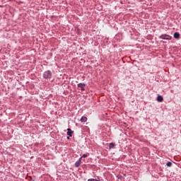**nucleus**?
Wrapping results in <instances>:
<instances>
[{"mask_svg": "<svg viewBox=\"0 0 181 181\" xmlns=\"http://www.w3.org/2000/svg\"><path fill=\"white\" fill-rule=\"evenodd\" d=\"M43 77L44 78H52V71H46L43 73Z\"/></svg>", "mask_w": 181, "mask_h": 181, "instance_id": "obj_1", "label": "nucleus"}, {"mask_svg": "<svg viewBox=\"0 0 181 181\" xmlns=\"http://www.w3.org/2000/svg\"><path fill=\"white\" fill-rule=\"evenodd\" d=\"M159 39H163V40H170L172 37L167 34H163L159 37Z\"/></svg>", "mask_w": 181, "mask_h": 181, "instance_id": "obj_2", "label": "nucleus"}, {"mask_svg": "<svg viewBox=\"0 0 181 181\" xmlns=\"http://www.w3.org/2000/svg\"><path fill=\"white\" fill-rule=\"evenodd\" d=\"M78 87L79 88H81V91H84V90H86L85 87H86V83H78Z\"/></svg>", "mask_w": 181, "mask_h": 181, "instance_id": "obj_3", "label": "nucleus"}, {"mask_svg": "<svg viewBox=\"0 0 181 181\" xmlns=\"http://www.w3.org/2000/svg\"><path fill=\"white\" fill-rule=\"evenodd\" d=\"M67 135L68 136H73V131L71 130V129L69 128L67 129Z\"/></svg>", "mask_w": 181, "mask_h": 181, "instance_id": "obj_4", "label": "nucleus"}, {"mask_svg": "<svg viewBox=\"0 0 181 181\" xmlns=\"http://www.w3.org/2000/svg\"><path fill=\"white\" fill-rule=\"evenodd\" d=\"M80 165H81V158H80L78 159V160H77L76 163H75V166L76 168H78L80 166Z\"/></svg>", "mask_w": 181, "mask_h": 181, "instance_id": "obj_5", "label": "nucleus"}, {"mask_svg": "<svg viewBox=\"0 0 181 181\" xmlns=\"http://www.w3.org/2000/svg\"><path fill=\"white\" fill-rule=\"evenodd\" d=\"M157 101L158 103H162V101H163V95H158L157 97Z\"/></svg>", "mask_w": 181, "mask_h": 181, "instance_id": "obj_6", "label": "nucleus"}, {"mask_svg": "<svg viewBox=\"0 0 181 181\" xmlns=\"http://www.w3.org/2000/svg\"><path fill=\"white\" fill-rule=\"evenodd\" d=\"M115 148V144L110 143L109 145V149H114Z\"/></svg>", "mask_w": 181, "mask_h": 181, "instance_id": "obj_7", "label": "nucleus"}, {"mask_svg": "<svg viewBox=\"0 0 181 181\" xmlns=\"http://www.w3.org/2000/svg\"><path fill=\"white\" fill-rule=\"evenodd\" d=\"M174 37L175 39H179V37H180V34L179 33H175Z\"/></svg>", "mask_w": 181, "mask_h": 181, "instance_id": "obj_8", "label": "nucleus"}, {"mask_svg": "<svg viewBox=\"0 0 181 181\" xmlns=\"http://www.w3.org/2000/svg\"><path fill=\"white\" fill-rule=\"evenodd\" d=\"M81 122H87V118L86 117H82L81 118Z\"/></svg>", "mask_w": 181, "mask_h": 181, "instance_id": "obj_9", "label": "nucleus"}, {"mask_svg": "<svg viewBox=\"0 0 181 181\" xmlns=\"http://www.w3.org/2000/svg\"><path fill=\"white\" fill-rule=\"evenodd\" d=\"M166 165L168 167V168H170L172 166V162L170 161H168L166 164Z\"/></svg>", "mask_w": 181, "mask_h": 181, "instance_id": "obj_10", "label": "nucleus"}, {"mask_svg": "<svg viewBox=\"0 0 181 181\" xmlns=\"http://www.w3.org/2000/svg\"><path fill=\"white\" fill-rule=\"evenodd\" d=\"M87 154H83V156H82V157H81V158H87Z\"/></svg>", "mask_w": 181, "mask_h": 181, "instance_id": "obj_11", "label": "nucleus"}, {"mask_svg": "<svg viewBox=\"0 0 181 181\" xmlns=\"http://www.w3.org/2000/svg\"><path fill=\"white\" fill-rule=\"evenodd\" d=\"M122 176L118 177V179H122Z\"/></svg>", "mask_w": 181, "mask_h": 181, "instance_id": "obj_12", "label": "nucleus"}, {"mask_svg": "<svg viewBox=\"0 0 181 181\" xmlns=\"http://www.w3.org/2000/svg\"><path fill=\"white\" fill-rule=\"evenodd\" d=\"M67 139H70V137L68 136V137H67Z\"/></svg>", "mask_w": 181, "mask_h": 181, "instance_id": "obj_13", "label": "nucleus"}]
</instances>
